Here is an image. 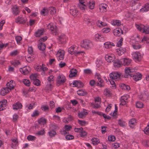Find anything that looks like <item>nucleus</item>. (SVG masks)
<instances>
[{"label": "nucleus", "instance_id": "obj_1", "mask_svg": "<svg viewBox=\"0 0 149 149\" xmlns=\"http://www.w3.org/2000/svg\"><path fill=\"white\" fill-rule=\"evenodd\" d=\"M47 28L51 31L54 35L58 36V38L57 39L60 41H63V40L66 38V36L64 34L58 32L56 26L55 25H54L52 23L49 24L47 26Z\"/></svg>", "mask_w": 149, "mask_h": 149}, {"label": "nucleus", "instance_id": "obj_2", "mask_svg": "<svg viewBox=\"0 0 149 149\" xmlns=\"http://www.w3.org/2000/svg\"><path fill=\"white\" fill-rule=\"evenodd\" d=\"M80 45L81 47L88 49L92 47L93 45L91 41L88 39H85L81 41Z\"/></svg>", "mask_w": 149, "mask_h": 149}, {"label": "nucleus", "instance_id": "obj_3", "mask_svg": "<svg viewBox=\"0 0 149 149\" xmlns=\"http://www.w3.org/2000/svg\"><path fill=\"white\" fill-rule=\"evenodd\" d=\"M132 61L131 59L125 58L120 60L116 59L114 62V63L117 65H129L131 64Z\"/></svg>", "mask_w": 149, "mask_h": 149}, {"label": "nucleus", "instance_id": "obj_4", "mask_svg": "<svg viewBox=\"0 0 149 149\" xmlns=\"http://www.w3.org/2000/svg\"><path fill=\"white\" fill-rule=\"evenodd\" d=\"M78 49L77 47H76L75 45H73L68 49V51L69 53L71 54L78 55L84 53V52L82 51L77 52V50Z\"/></svg>", "mask_w": 149, "mask_h": 149}, {"label": "nucleus", "instance_id": "obj_5", "mask_svg": "<svg viewBox=\"0 0 149 149\" xmlns=\"http://www.w3.org/2000/svg\"><path fill=\"white\" fill-rule=\"evenodd\" d=\"M136 69H133L132 68H126L125 69V73L126 74L125 75L124 77L127 78L129 76L132 77V73L135 72L136 71Z\"/></svg>", "mask_w": 149, "mask_h": 149}, {"label": "nucleus", "instance_id": "obj_6", "mask_svg": "<svg viewBox=\"0 0 149 149\" xmlns=\"http://www.w3.org/2000/svg\"><path fill=\"white\" fill-rule=\"evenodd\" d=\"M65 77L63 75H60L58 77L56 81V84L59 86L61 84H63L66 81Z\"/></svg>", "mask_w": 149, "mask_h": 149}, {"label": "nucleus", "instance_id": "obj_7", "mask_svg": "<svg viewBox=\"0 0 149 149\" xmlns=\"http://www.w3.org/2000/svg\"><path fill=\"white\" fill-rule=\"evenodd\" d=\"M65 52L64 50L60 49L56 54L58 60H63L64 58Z\"/></svg>", "mask_w": 149, "mask_h": 149}, {"label": "nucleus", "instance_id": "obj_8", "mask_svg": "<svg viewBox=\"0 0 149 149\" xmlns=\"http://www.w3.org/2000/svg\"><path fill=\"white\" fill-rule=\"evenodd\" d=\"M47 80L49 82V84L47 85L45 88H47V89L49 90H51L52 85V82L54 80V76L53 75H50L48 77Z\"/></svg>", "mask_w": 149, "mask_h": 149}, {"label": "nucleus", "instance_id": "obj_9", "mask_svg": "<svg viewBox=\"0 0 149 149\" xmlns=\"http://www.w3.org/2000/svg\"><path fill=\"white\" fill-rule=\"evenodd\" d=\"M121 75V73L117 72H112L109 74L110 78L113 80L120 79Z\"/></svg>", "mask_w": 149, "mask_h": 149}, {"label": "nucleus", "instance_id": "obj_10", "mask_svg": "<svg viewBox=\"0 0 149 149\" xmlns=\"http://www.w3.org/2000/svg\"><path fill=\"white\" fill-rule=\"evenodd\" d=\"M24 75L28 74L30 71V68L29 66H25L19 70Z\"/></svg>", "mask_w": 149, "mask_h": 149}, {"label": "nucleus", "instance_id": "obj_11", "mask_svg": "<svg viewBox=\"0 0 149 149\" xmlns=\"http://www.w3.org/2000/svg\"><path fill=\"white\" fill-rule=\"evenodd\" d=\"M133 58L136 62L140 61L141 60V56L139 52H136L133 54Z\"/></svg>", "mask_w": 149, "mask_h": 149}, {"label": "nucleus", "instance_id": "obj_12", "mask_svg": "<svg viewBox=\"0 0 149 149\" xmlns=\"http://www.w3.org/2000/svg\"><path fill=\"white\" fill-rule=\"evenodd\" d=\"M15 21L17 23L19 22L20 24H24L26 22L27 20L25 17L19 16L17 18L15 19Z\"/></svg>", "mask_w": 149, "mask_h": 149}, {"label": "nucleus", "instance_id": "obj_13", "mask_svg": "<svg viewBox=\"0 0 149 149\" xmlns=\"http://www.w3.org/2000/svg\"><path fill=\"white\" fill-rule=\"evenodd\" d=\"M105 58L106 60L109 62H113V64H114V65H115L114 63V62L115 61H114V59H115V57L113 54H111V55H106L105 56Z\"/></svg>", "mask_w": 149, "mask_h": 149}, {"label": "nucleus", "instance_id": "obj_14", "mask_svg": "<svg viewBox=\"0 0 149 149\" xmlns=\"http://www.w3.org/2000/svg\"><path fill=\"white\" fill-rule=\"evenodd\" d=\"M113 33L114 35L119 36L121 34L123 33V32L121 29L117 28L113 30Z\"/></svg>", "mask_w": 149, "mask_h": 149}, {"label": "nucleus", "instance_id": "obj_15", "mask_svg": "<svg viewBox=\"0 0 149 149\" xmlns=\"http://www.w3.org/2000/svg\"><path fill=\"white\" fill-rule=\"evenodd\" d=\"M128 95H126L122 96L120 100V105H123L126 104L127 102V99Z\"/></svg>", "mask_w": 149, "mask_h": 149}, {"label": "nucleus", "instance_id": "obj_16", "mask_svg": "<svg viewBox=\"0 0 149 149\" xmlns=\"http://www.w3.org/2000/svg\"><path fill=\"white\" fill-rule=\"evenodd\" d=\"M72 128V126L66 125L65 126V130L61 132L62 134L65 135L68 133V132L70 131Z\"/></svg>", "mask_w": 149, "mask_h": 149}, {"label": "nucleus", "instance_id": "obj_17", "mask_svg": "<svg viewBox=\"0 0 149 149\" xmlns=\"http://www.w3.org/2000/svg\"><path fill=\"white\" fill-rule=\"evenodd\" d=\"M7 103V101L4 100L0 102V111H2L5 109Z\"/></svg>", "mask_w": 149, "mask_h": 149}, {"label": "nucleus", "instance_id": "obj_18", "mask_svg": "<svg viewBox=\"0 0 149 149\" xmlns=\"http://www.w3.org/2000/svg\"><path fill=\"white\" fill-rule=\"evenodd\" d=\"M133 79L136 81L141 80L142 78V75L139 73H137L134 74H132Z\"/></svg>", "mask_w": 149, "mask_h": 149}, {"label": "nucleus", "instance_id": "obj_19", "mask_svg": "<svg viewBox=\"0 0 149 149\" xmlns=\"http://www.w3.org/2000/svg\"><path fill=\"white\" fill-rule=\"evenodd\" d=\"M13 14L15 15H17L19 14L20 12L18 8L16 6H14L12 8Z\"/></svg>", "mask_w": 149, "mask_h": 149}, {"label": "nucleus", "instance_id": "obj_20", "mask_svg": "<svg viewBox=\"0 0 149 149\" xmlns=\"http://www.w3.org/2000/svg\"><path fill=\"white\" fill-rule=\"evenodd\" d=\"M73 84L75 87L78 88H81L84 85L80 81H73Z\"/></svg>", "mask_w": 149, "mask_h": 149}, {"label": "nucleus", "instance_id": "obj_21", "mask_svg": "<svg viewBox=\"0 0 149 149\" xmlns=\"http://www.w3.org/2000/svg\"><path fill=\"white\" fill-rule=\"evenodd\" d=\"M107 5L105 3H101L99 6V9L101 11L103 12H105L107 11Z\"/></svg>", "mask_w": 149, "mask_h": 149}, {"label": "nucleus", "instance_id": "obj_22", "mask_svg": "<svg viewBox=\"0 0 149 149\" xmlns=\"http://www.w3.org/2000/svg\"><path fill=\"white\" fill-rule=\"evenodd\" d=\"M44 32L43 29H38L37 31L35 32V35L36 37H39L42 35L44 34Z\"/></svg>", "mask_w": 149, "mask_h": 149}, {"label": "nucleus", "instance_id": "obj_23", "mask_svg": "<svg viewBox=\"0 0 149 149\" xmlns=\"http://www.w3.org/2000/svg\"><path fill=\"white\" fill-rule=\"evenodd\" d=\"M15 86V84L13 83V81L11 80L6 84V87L10 91L11 89L14 88Z\"/></svg>", "mask_w": 149, "mask_h": 149}, {"label": "nucleus", "instance_id": "obj_24", "mask_svg": "<svg viewBox=\"0 0 149 149\" xmlns=\"http://www.w3.org/2000/svg\"><path fill=\"white\" fill-rule=\"evenodd\" d=\"M88 114V112L86 111V110L84 109L83 111L78 113V116L79 118H84Z\"/></svg>", "mask_w": 149, "mask_h": 149}, {"label": "nucleus", "instance_id": "obj_25", "mask_svg": "<svg viewBox=\"0 0 149 149\" xmlns=\"http://www.w3.org/2000/svg\"><path fill=\"white\" fill-rule=\"evenodd\" d=\"M149 10V3L145 4V6L142 8L140 10V11L143 13L147 12Z\"/></svg>", "mask_w": 149, "mask_h": 149}, {"label": "nucleus", "instance_id": "obj_26", "mask_svg": "<svg viewBox=\"0 0 149 149\" xmlns=\"http://www.w3.org/2000/svg\"><path fill=\"white\" fill-rule=\"evenodd\" d=\"M95 38L97 41L103 42L104 41V38L102 35L97 33L95 35Z\"/></svg>", "mask_w": 149, "mask_h": 149}, {"label": "nucleus", "instance_id": "obj_27", "mask_svg": "<svg viewBox=\"0 0 149 149\" xmlns=\"http://www.w3.org/2000/svg\"><path fill=\"white\" fill-rule=\"evenodd\" d=\"M105 47L107 49L111 48L112 46H115L113 42H107L104 43Z\"/></svg>", "mask_w": 149, "mask_h": 149}, {"label": "nucleus", "instance_id": "obj_28", "mask_svg": "<svg viewBox=\"0 0 149 149\" xmlns=\"http://www.w3.org/2000/svg\"><path fill=\"white\" fill-rule=\"evenodd\" d=\"M136 123V120L134 118H132L129 121V126L132 128L134 127Z\"/></svg>", "mask_w": 149, "mask_h": 149}, {"label": "nucleus", "instance_id": "obj_29", "mask_svg": "<svg viewBox=\"0 0 149 149\" xmlns=\"http://www.w3.org/2000/svg\"><path fill=\"white\" fill-rule=\"evenodd\" d=\"M10 91L7 87L3 88L1 90V94L2 95H4L8 93Z\"/></svg>", "mask_w": 149, "mask_h": 149}, {"label": "nucleus", "instance_id": "obj_30", "mask_svg": "<svg viewBox=\"0 0 149 149\" xmlns=\"http://www.w3.org/2000/svg\"><path fill=\"white\" fill-rule=\"evenodd\" d=\"M70 74L69 75L70 77H74L77 74V71L75 69L72 68L70 72Z\"/></svg>", "mask_w": 149, "mask_h": 149}, {"label": "nucleus", "instance_id": "obj_31", "mask_svg": "<svg viewBox=\"0 0 149 149\" xmlns=\"http://www.w3.org/2000/svg\"><path fill=\"white\" fill-rule=\"evenodd\" d=\"M22 106L21 103L17 102L13 105V109L17 110L18 109H21Z\"/></svg>", "mask_w": 149, "mask_h": 149}, {"label": "nucleus", "instance_id": "obj_32", "mask_svg": "<svg viewBox=\"0 0 149 149\" xmlns=\"http://www.w3.org/2000/svg\"><path fill=\"white\" fill-rule=\"evenodd\" d=\"M38 48L40 50L43 51L46 48V45L45 43L40 42L38 44Z\"/></svg>", "mask_w": 149, "mask_h": 149}, {"label": "nucleus", "instance_id": "obj_33", "mask_svg": "<svg viewBox=\"0 0 149 149\" xmlns=\"http://www.w3.org/2000/svg\"><path fill=\"white\" fill-rule=\"evenodd\" d=\"M121 88L124 90H129L130 89V87L128 85H127L124 84H121L120 85Z\"/></svg>", "mask_w": 149, "mask_h": 149}, {"label": "nucleus", "instance_id": "obj_34", "mask_svg": "<svg viewBox=\"0 0 149 149\" xmlns=\"http://www.w3.org/2000/svg\"><path fill=\"white\" fill-rule=\"evenodd\" d=\"M70 14L73 16H77L78 13V11L76 9H72L70 10Z\"/></svg>", "mask_w": 149, "mask_h": 149}, {"label": "nucleus", "instance_id": "obj_35", "mask_svg": "<svg viewBox=\"0 0 149 149\" xmlns=\"http://www.w3.org/2000/svg\"><path fill=\"white\" fill-rule=\"evenodd\" d=\"M77 94L79 95L84 96L87 94L86 92L82 89L79 90L77 91Z\"/></svg>", "mask_w": 149, "mask_h": 149}, {"label": "nucleus", "instance_id": "obj_36", "mask_svg": "<svg viewBox=\"0 0 149 149\" xmlns=\"http://www.w3.org/2000/svg\"><path fill=\"white\" fill-rule=\"evenodd\" d=\"M88 5L89 9L91 10L93 9L95 5V2L93 1H89Z\"/></svg>", "mask_w": 149, "mask_h": 149}, {"label": "nucleus", "instance_id": "obj_37", "mask_svg": "<svg viewBox=\"0 0 149 149\" xmlns=\"http://www.w3.org/2000/svg\"><path fill=\"white\" fill-rule=\"evenodd\" d=\"M117 51L118 52V55L119 56L121 55L125 52V49H122L121 47L117 49Z\"/></svg>", "mask_w": 149, "mask_h": 149}, {"label": "nucleus", "instance_id": "obj_38", "mask_svg": "<svg viewBox=\"0 0 149 149\" xmlns=\"http://www.w3.org/2000/svg\"><path fill=\"white\" fill-rule=\"evenodd\" d=\"M35 58L34 56L33 55H31V56H26L25 57L26 61L29 63L31 62Z\"/></svg>", "mask_w": 149, "mask_h": 149}, {"label": "nucleus", "instance_id": "obj_39", "mask_svg": "<svg viewBox=\"0 0 149 149\" xmlns=\"http://www.w3.org/2000/svg\"><path fill=\"white\" fill-rule=\"evenodd\" d=\"M118 124L122 127H124L125 126L126 124L125 122L122 119H119L118 120Z\"/></svg>", "mask_w": 149, "mask_h": 149}, {"label": "nucleus", "instance_id": "obj_40", "mask_svg": "<svg viewBox=\"0 0 149 149\" xmlns=\"http://www.w3.org/2000/svg\"><path fill=\"white\" fill-rule=\"evenodd\" d=\"M91 140L92 142V143L94 145H97L100 142V141H99V139L97 138H92Z\"/></svg>", "mask_w": 149, "mask_h": 149}, {"label": "nucleus", "instance_id": "obj_41", "mask_svg": "<svg viewBox=\"0 0 149 149\" xmlns=\"http://www.w3.org/2000/svg\"><path fill=\"white\" fill-rule=\"evenodd\" d=\"M84 20L85 23L86 24H90V25H92L93 24V22L91 20L88 18H85Z\"/></svg>", "mask_w": 149, "mask_h": 149}, {"label": "nucleus", "instance_id": "obj_42", "mask_svg": "<svg viewBox=\"0 0 149 149\" xmlns=\"http://www.w3.org/2000/svg\"><path fill=\"white\" fill-rule=\"evenodd\" d=\"M48 10L47 9L44 8L41 10L40 13L41 15L45 16L48 14Z\"/></svg>", "mask_w": 149, "mask_h": 149}, {"label": "nucleus", "instance_id": "obj_43", "mask_svg": "<svg viewBox=\"0 0 149 149\" xmlns=\"http://www.w3.org/2000/svg\"><path fill=\"white\" fill-rule=\"evenodd\" d=\"M39 124L44 125L46 123V120L44 118H41L38 120Z\"/></svg>", "mask_w": 149, "mask_h": 149}, {"label": "nucleus", "instance_id": "obj_44", "mask_svg": "<svg viewBox=\"0 0 149 149\" xmlns=\"http://www.w3.org/2000/svg\"><path fill=\"white\" fill-rule=\"evenodd\" d=\"M48 134L49 136L51 137H54L56 134V133L55 131L52 130L49 131L48 132Z\"/></svg>", "mask_w": 149, "mask_h": 149}, {"label": "nucleus", "instance_id": "obj_45", "mask_svg": "<svg viewBox=\"0 0 149 149\" xmlns=\"http://www.w3.org/2000/svg\"><path fill=\"white\" fill-rule=\"evenodd\" d=\"M143 32L146 34H149V26H144Z\"/></svg>", "mask_w": 149, "mask_h": 149}, {"label": "nucleus", "instance_id": "obj_46", "mask_svg": "<svg viewBox=\"0 0 149 149\" xmlns=\"http://www.w3.org/2000/svg\"><path fill=\"white\" fill-rule=\"evenodd\" d=\"M49 10L51 14H54L56 13V10L55 8L54 7H50Z\"/></svg>", "mask_w": 149, "mask_h": 149}, {"label": "nucleus", "instance_id": "obj_47", "mask_svg": "<svg viewBox=\"0 0 149 149\" xmlns=\"http://www.w3.org/2000/svg\"><path fill=\"white\" fill-rule=\"evenodd\" d=\"M142 95L143 97V100H148L149 95L147 92L146 91L144 93L142 94Z\"/></svg>", "mask_w": 149, "mask_h": 149}, {"label": "nucleus", "instance_id": "obj_48", "mask_svg": "<svg viewBox=\"0 0 149 149\" xmlns=\"http://www.w3.org/2000/svg\"><path fill=\"white\" fill-rule=\"evenodd\" d=\"M136 26L137 29L140 31L143 32V28L144 27V25H139L138 24H136Z\"/></svg>", "mask_w": 149, "mask_h": 149}, {"label": "nucleus", "instance_id": "obj_49", "mask_svg": "<svg viewBox=\"0 0 149 149\" xmlns=\"http://www.w3.org/2000/svg\"><path fill=\"white\" fill-rule=\"evenodd\" d=\"M11 63L13 65H18L21 64V63L18 60H14L11 61Z\"/></svg>", "mask_w": 149, "mask_h": 149}, {"label": "nucleus", "instance_id": "obj_50", "mask_svg": "<svg viewBox=\"0 0 149 149\" xmlns=\"http://www.w3.org/2000/svg\"><path fill=\"white\" fill-rule=\"evenodd\" d=\"M23 82L25 85L27 86H29L30 85V82L29 80L24 79L23 80Z\"/></svg>", "mask_w": 149, "mask_h": 149}, {"label": "nucleus", "instance_id": "obj_51", "mask_svg": "<svg viewBox=\"0 0 149 149\" xmlns=\"http://www.w3.org/2000/svg\"><path fill=\"white\" fill-rule=\"evenodd\" d=\"M37 75L36 74H32L30 76V78L31 79L33 80V81L36 79H37Z\"/></svg>", "mask_w": 149, "mask_h": 149}, {"label": "nucleus", "instance_id": "obj_52", "mask_svg": "<svg viewBox=\"0 0 149 149\" xmlns=\"http://www.w3.org/2000/svg\"><path fill=\"white\" fill-rule=\"evenodd\" d=\"M33 84L37 86H39L40 85V81L38 79H36L35 80H34L33 81Z\"/></svg>", "mask_w": 149, "mask_h": 149}, {"label": "nucleus", "instance_id": "obj_53", "mask_svg": "<svg viewBox=\"0 0 149 149\" xmlns=\"http://www.w3.org/2000/svg\"><path fill=\"white\" fill-rule=\"evenodd\" d=\"M36 139V137L31 135H29L27 137V139L29 141H34Z\"/></svg>", "mask_w": 149, "mask_h": 149}, {"label": "nucleus", "instance_id": "obj_54", "mask_svg": "<svg viewBox=\"0 0 149 149\" xmlns=\"http://www.w3.org/2000/svg\"><path fill=\"white\" fill-rule=\"evenodd\" d=\"M45 134L44 130H41L38 131L36 134L37 136L42 135Z\"/></svg>", "mask_w": 149, "mask_h": 149}, {"label": "nucleus", "instance_id": "obj_55", "mask_svg": "<svg viewBox=\"0 0 149 149\" xmlns=\"http://www.w3.org/2000/svg\"><path fill=\"white\" fill-rule=\"evenodd\" d=\"M28 51L29 54L34 56L33 54V48L32 47H29L28 48Z\"/></svg>", "mask_w": 149, "mask_h": 149}, {"label": "nucleus", "instance_id": "obj_56", "mask_svg": "<svg viewBox=\"0 0 149 149\" xmlns=\"http://www.w3.org/2000/svg\"><path fill=\"white\" fill-rule=\"evenodd\" d=\"M143 104L142 103L138 102L136 103V107L138 108H141L143 107Z\"/></svg>", "mask_w": 149, "mask_h": 149}, {"label": "nucleus", "instance_id": "obj_57", "mask_svg": "<svg viewBox=\"0 0 149 149\" xmlns=\"http://www.w3.org/2000/svg\"><path fill=\"white\" fill-rule=\"evenodd\" d=\"M97 81L99 82L97 83V86H100V87H103L104 86V85L103 84V81L101 79L98 80Z\"/></svg>", "mask_w": 149, "mask_h": 149}, {"label": "nucleus", "instance_id": "obj_58", "mask_svg": "<svg viewBox=\"0 0 149 149\" xmlns=\"http://www.w3.org/2000/svg\"><path fill=\"white\" fill-rule=\"evenodd\" d=\"M34 68L37 71H42V66H34Z\"/></svg>", "mask_w": 149, "mask_h": 149}, {"label": "nucleus", "instance_id": "obj_59", "mask_svg": "<svg viewBox=\"0 0 149 149\" xmlns=\"http://www.w3.org/2000/svg\"><path fill=\"white\" fill-rule=\"evenodd\" d=\"M108 140L110 141H113L115 140V137L114 136H109L108 137Z\"/></svg>", "mask_w": 149, "mask_h": 149}, {"label": "nucleus", "instance_id": "obj_60", "mask_svg": "<svg viewBox=\"0 0 149 149\" xmlns=\"http://www.w3.org/2000/svg\"><path fill=\"white\" fill-rule=\"evenodd\" d=\"M78 7L81 10H84L85 8L86 7V6L84 4H79Z\"/></svg>", "mask_w": 149, "mask_h": 149}, {"label": "nucleus", "instance_id": "obj_61", "mask_svg": "<svg viewBox=\"0 0 149 149\" xmlns=\"http://www.w3.org/2000/svg\"><path fill=\"white\" fill-rule=\"evenodd\" d=\"M104 93L106 95H109L111 94L110 90L108 89H106L104 91Z\"/></svg>", "mask_w": 149, "mask_h": 149}, {"label": "nucleus", "instance_id": "obj_62", "mask_svg": "<svg viewBox=\"0 0 149 149\" xmlns=\"http://www.w3.org/2000/svg\"><path fill=\"white\" fill-rule=\"evenodd\" d=\"M123 39L122 38H121L119 41L118 42L117 46L118 47H120L122 45Z\"/></svg>", "mask_w": 149, "mask_h": 149}, {"label": "nucleus", "instance_id": "obj_63", "mask_svg": "<svg viewBox=\"0 0 149 149\" xmlns=\"http://www.w3.org/2000/svg\"><path fill=\"white\" fill-rule=\"evenodd\" d=\"M15 38L18 44L22 40V38L20 36H16L15 37Z\"/></svg>", "mask_w": 149, "mask_h": 149}, {"label": "nucleus", "instance_id": "obj_64", "mask_svg": "<svg viewBox=\"0 0 149 149\" xmlns=\"http://www.w3.org/2000/svg\"><path fill=\"white\" fill-rule=\"evenodd\" d=\"M65 138L67 140H71L74 138V136L72 135H68L66 136Z\"/></svg>", "mask_w": 149, "mask_h": 149}]
</instances>
